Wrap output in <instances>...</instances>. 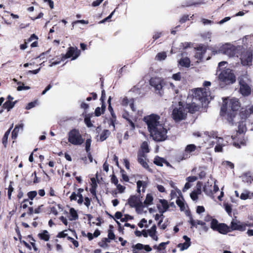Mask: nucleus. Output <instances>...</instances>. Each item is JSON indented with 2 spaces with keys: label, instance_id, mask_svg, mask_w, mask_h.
<instances>
[{
  "label": "nucleus",
  "instance_id": "nucleus-1",
  "mask_svg": "<svg viewBox=\"0 0 253 253\" xmlns=\"http://www.w3.org/2000/svg\"><path fill=\"white\" fill-rule=\"evenodd\" d=\"M205 220L210 223V228L213 231L218 232L223 235H226L234 230L243 232L246 230L248 225L247 223L241 222L237 219H233L230 226H228L224 223H219L216 218L210 214L205 216Z\"/></svg>",
  "mask_w": 253,
  "mask_h": 253
},
{
  "label": "nucleus",
  "instance_id": "nucleus-2",
  "mask_svg": "<svg viewBox=\"0 0 253 253\" xmlns=\"http://www.w3.org/2000/svg\"><path fill=\"white\" fill-rule=\"evenodd\" d=\"M240 106L237 98L225 99L221 107L220 115L229 122V125H235L238 126V122L240 121V114L236 116V112Z\"/></svg>",
  "mask_w": 253,
  "mask_h": 253
},
{
  "label": "nucleus",
  "instance_id": "nucleus-3",
  "mask_svg": "<svg viewBox=\"0 0 253 253\" xmlns=\"http://www.w3.org/2000/svg\"><path fill=\"white\" fill-rule=\"evenodd\" d=\"M137 192L140 194V188L142 187V191L144 192L147 187V183L144 181L138 180L136 182ZM140 195L138 196L131 195L127 200V203L130 208H135L136 211L142 210L144 207L143 203L140 200Z\"/></svg>",
  "mask_w": 253,
  "mask_h": 253
},
{
  "label": "nucleus",
  "instance_id": "nucleus-4",
  "mask_svg": "<svg viewBox=\"0 0 253 253\" xmlns=\"http://www.w3.org/2000/svg\"><path fill=\"white\" fill-rule=\"evenodd\" d=\"M212 99L210 92L207 88H196L194 90L193 101H199L204 106Z\"/></svg>",
  "mask_w": 253,
  "mask_h": 253
},
{
  "label": "nucleus",
  "instance_id": "nucleus-5",
  "mask_svg": "<svg viewBox=\"0 0 253 253\" xmlns=\"http://www.w3.org/2000/svg\"><path fill=\"white\" fill-rule=\"evenodd\" d=\"M242 50L243 47L241 46H235L230 43H226L220 47L218 52L226 55L229 57H238L239 52H242Z\"/></svg>",
  "mask_w": 253,
  "mask_h": 253
},
{
  "label": "nucleus",
  "instance_id": "nucleus-6",
  "mask_svg": "<svg viewBox=\"0 0 253 253\" xmlns=\"http://www.w3.org/2000/svg\"><path fill=\"white\" fill-rule=\"evenodd\" d=\"M143 121L147 125V126H163L165 125V121L164 119L155 114H152L144 117Z\"/></svg>",
  "mask_w": 253,
  "mask_h": 253
},
{
  "label": "nucleus",
  "instance_id": "nucleus-7",
  "mask_svg": "<svg viewBox=\"0 0 253 253\" xmlns=\"http://www.w3.org/2000/svg\"><path fill=\"white\" fill-rule=\"evenodd\" d=\"M150 135L156 141H162L166 139L167 129L166 127H148Z\"/></svg>",
  "mask_w": 253,
  "mask_h": 253
},
{
  "label": "nucleus",
  "instance_id": "nucleus-8",
  "mask_svg": "<svg viewBox=\"0 0 253 253\" xmlns=\"http://www.w3.org/2000/svg\"><path fill=\"white\" fill-rule=\"evenodd\" d=\"M68 142L74 145H81L84 142V139L79 130L76 128L71 130L68 133Z\"/></svg>",
  "mask_w": 253,
  "mask_h": 253
},
{
  "label": "nucleus",
  "instance_id": "nucleus-9",
  "mask_svg": "<svg viewBox=\"0 0 253 253\" xmlns=\"http://www.w3.org/2000/svg\"><path fill=\"white\" fill-rule=\"evenodd\" d=\"M218 78L220 81L226 84H233L236 81L235 76L230 69H226L221 71L218 75Z\"/></svg>",
  "mask_w": 253,
  "mask_h": 253
},
{
  "label": "nucleus",
  "instance_id": "nucleus-10",
  "mask_svg": "<svg viewBox=\"0 0 253 253\" xmlns=\"http://www.w3.org/2000/svg\"><path fill=\"white\" fill-rule=\"evenodd\" d=\"M187 110L182 105L181 102H179L178 105L175 107L172 111V118L175 121H180L186 118Z\"/></svg>",
  "mask_w": 253,
  "mask_h": 253
},
{
  "label": "nucleus",
  "instance_id": "nucleus-11",
  "mask_svg": "<svg viewBox=\"0 0 253 253\" xmlns=\"http://www.w3.org/2000/svg\"><path fill=\"white\" fill-rule=\"evenodd\" d=\"M249 113L253 114V105L245 111L240 113V118L241 120L238 122V126H247L253 124L252 123H251L250 120L247 116Z\"/></svg>",
  "mask_w": 253,
  "mask_h": 253
},
{
  "label": "nucleus",
  "instance_id": "nucleus-12",
  "mask_svg": "<svg viewBox=\"0 0 253 253\" xmlns=\"http://www.w3.org/2000/svg\"><path fill=\"white\" fill-rule=\"evenodd\" d=\"M241 64L244 66H250L253 60V53L251 49L245 51L243 47L242 52L238 54Z\"/></svg>",
  "mask_w": 253,
  "mask_h": 253
},
{
  "label": "nucleus",
  "instance_id": "nucleus-13",
  "mask_svg": "<svg viewBox=\"0 0 253 253\" xmlns=\"http://www.w3.org/2000/svg\"><path fill=\"white\" fill-rule=\"evenodd\" d=\"M197 149V146L193 144L187 145L182 155L177 157L179 161L187 159L190 157V153L194 152Z\"/></svg>",
  "mask_w": 253,
  "mask_h": 253
},
{
  "label": "nucleus",
  "instance_id": "nucleus-14",
  "mask_svg": "<svg viewBox=\"0 0 253 253\" xmlns=\"http://www.w3.org/2000/svg\"><path fill=\"white\" fill-rule=\"evenodd\" d=\"M80 51L77 47H70L66 54H64L62 57V60L73 57L72 60L76 59L80 55Z\"/></svg>",
  "mask_w": 253,
  "mask_h": 253
},
{
  "label": "nucleus",
  "instance_id": "nucleus-15",
  "mask_svg": "<svg viewBox=\"0 0 253 253\" xmlns=\"http://www.w3.org/2000/svg\"><path fill=\"white\" fill-rule=\"evenodd\" d=\"M189 223L191 224V228L193 227H197L198 225H200L202 226L203 230L207 232L209 230V227L207 225H206V222H207L205 220L204 221H203L202 220H197L195 221L193 219L192 215L190 216V220L189 221Z\"/></svg>",
  "mask_w": 253,
  "mask_h": 253
},
{
  "label": "nucleus",
  "instance_id": "nucleus-16",
  "mask_svg": "<svg viewBox=\"0 0 253 253\" xmlns=\"http://www.w3.org/2000/svg\"><path fill=\"white\" fill-rule=\"evenodd\" d=\"M163 80L159 78H152L150 81V85L156 90L160 91L163 86Z\"/></svg>",
  "mask_w": 253,
  "mask_h": 253
},
{
  "label": "nucleus",
  "instance_id": "nucleus-17",
  "mask_svg": "<svg viewBox=\"0 0 253 253\" xmlns=\"http://www.w3.org/2000/svg\"><path fill=\"white\" fill-rule=\"evenodd\" d=\"M232 137L233 145L237 148H241V146H245L246 141L243 136L236 135Z\"/></svg>",
  "mask_w": 253,
  "mask_h": 253
},
{
  "label": "nucleus",
  "instance_id": "nucleus-18",
  "mask_svg": "<svg viewBox=\"0 0 253 253\" xmlns=\"http://www.w3.org/2000/svg\"><path fill=\"white\" fill-rule=\"evenodd\" d=\"M239 84L240 85V90L241 93L244 96L250 94L251 92V90L250 86L247 84V83L243 80H240Z\"/></svg>",
  "mask_w": 253,
  "mask_h": 253
},
{
  "label": "nucleus",
  "instance_id": "nucleus-19",
  "mask_svg": "<svg viewBox=\"0 0 253 253\" xmlns=\"http://www.w3.org/2000/svg\"><path fill=\"white\" fill-rule=\"evenodd\" d=\"M193 101L192 103L187 104L186 108L187 110H188V111L191 113H194L199 111L201 106H202L200 103H197L196 101Z\"/></svg>",
  "mask_w": 253,
  "mask_h": 253
},
{
  "label": "nucleus",
  "instance_id": "nucleus-20",
  "mask_svg": "<svg viewBox=\"0 0 253 253\" xmlns=\"http://www.w3.org/2000/svg\"><path fill=\"white\" fill-rule=\"evenodd\" d=\"M183 239L185 240V242L184 243H179L177 245V247L180 248V251L187 249L191 244L190 238L187 236L184 235Z\"/></svg>",
  "mask_w": 253,
  "mask_h": 253
},
{
  "label": "nucleus",
  "instance_id": "nucleus-21",
  "mask_svg": "<svg viewBox=\"0 0 253 253\" xmlns=\"http://www.w3.org/2000/svg\"><path fill=\"white\" fill-rule=\"evenodd\" d=\"M144 157L145 154L141 153H138L137 161L144 168L151 172V169L149 168L147 163L145 162L143 159Z\"/></svg>",
  "mask_w": 253,
  "mask_h": 253
},
{
  "label": "nucleus",
  "instance_id": "nucleus-22",
  "mask_svg": "<svg viewBox=\"0 0 253 253\" xmlns=\"http://www.w3.org/2000/svg\"><path fill=\"white\" fill-rule=\"evenodd\" d=\"M77 197H79V199L77 201V203L79 205H81L83 204L84 202V197L82 194L80 193H77V194L74 192L72 193L71 195L70 196V200L72 201H76L77 200Z\"/></svg>",
  "mask_w": 253,
  "mask_h": 253
},
{
  "label": "nucleus",
  "instance_id": "nucleus-23",
  "mask_svg": "<svg viewBox=\"0 0 253 253\" xmlns=\"http://www.w3.org/2000/svg\"><path fill=\"white\" fill-rule=\"evenodd\" d=\"M157 227L155 224H154L150 229L147 230L149 235L155 241H158V237L156 235L157 233Z\"/></svg>",
  "mask_w": 253,
  "mask_h": 253
},
{
  "label": "nucleus",
  "instance_id": "nucleus-24",
  "mask_svg": "<svg viewBox=\"0 0 253 253\" xmlns=\"http://www.w3.org/2000/svg\"><path fill=\"white\" fill-rule=\"evenodd\" d=\"M122 104L123 106L129 105L132 111L133 112L135 111V109L134 107L133 100L132 99H128L127 97L124 98L122 102Z\"/></svg>",
  "mask_w": 253,
  "mask_h": 253
},
{
  "label": "nucleus",
  "instance_id": "nucleus-25",
  "mask_svg": "<svg viewBox=\"0 0 253 253\" xmlns=\"http://www.w3.org/2000/svg\"><path fill=\"white\" fill-rule=\"evenodd\" d=\"M15 230L18 236L19 241L22 243L25 246V247H26L29 250H31L32 249L31 246L24 240H22V235L21 234L20 229L17 226H16Z\"/></svg>",
  "mask_w": 253,
  "mask_h": 253
},
{
  "label": "nucleus",
  "instance_id": "nucleus-26",
  "mask_svg": "<svg viewBox=\"0 0 253 253\" xmlns=\"http://www.w3.org/2000/svg\"><path fill=\"white\" fill-rule=\"evenodd\" d=\"M122 117L126 120L131 126H134L133 123L134 119L128 112H125L122 115Z\"/></svg>",
  "mask_w": 253,
  "mask_h": 253
},
{
  "label": "nucleus",
  "instance_id": "nucleus-27",
  "mask_svg": "<svg viewBox=\"0 0 253 253\" xmlns=\"http://www.w3.org/2000/svg\"><path fill=\"white\" fill-rule=\"evenodd\" d=\"M154 163L158 166L162 167L163 165V163L169 164V162L164 158L157 156L154 158Z\"/></svg>",
  "mask_w": 253,
  "mask_h": 253
},
{
  "label": "nucleus",
  "instance_id": "nucleus-28",
  "mask_svg": "<svg viewBox=\"0 0 253 253\" xmlns=\"http://www.w3.org/2000/svg\"><path fill=\"white\" fill-rule=\"evenodd\" d=\"M38 236L41 240L44 241H48L50 238L49 234L47 230H43L42 233H39Z\"/></svg>",
  "mask_w": 253,
  "mask_h": 253
},
{
  "label": "nucleus",
  "instance_id": "nucleus-29",
  "mask_svg": "<svg viewBox=\"0 0 253 253\" xmlns=\"http://www.w3.org/2000/svg\"><path fill=\"white\" fill-rule=\"evenodd\" d=\"M179 64L182 67H189L190 65V60L188 57L181 58L178 61Z\"/></svg>",
  "mask_w": 253,
  "mask_h": 253
},
{
  "label": "nucleus",
  "instance_id": "nucleus-30",
  "mask_svg": "<svg viewBox=\"0 0 253 253\" xmlns=\"http://www.w3.org/2000/svg\"><path fill=\"white\" fill-rule=\"evenodd\" d=\"M198 51L195 54V57L200 60L202 59L203 57V55L206 52L205 48L203 47H199L197 48Z\"/></svg>",
  "mask_w": 253,
  "mask_h": 253
},
{
  "label": "nucleus",
  "instance_id": "nucleus-31",
  "mask_svg": "<svg viewBox=\"0 0 253 253\" xmlns=\"http://www.w3.org/2000/svg\"><path fill=\"white\" fill-rule=\"evenodd\" d=\"M153 197L151 194H147L146 196V199L143 203L144 206H148L153 204Z\"/></svg>",
  "mask_w": 253,
  "mask_h": 253
},
{
  "label": "nucleus",
  "instance_id": "nucleus-32",
  "mask_svg": "<svg viewBox=\"0 0 253 253\" xmlns=\"http://www.w3.org/2000/svg\"><path fill=\"white\" fill-rule=\"evenodd\" d=\"M12 127H9V129L7 130L4 133L2 139V143L4 146V147H6L7 144V139L8 136L10 134L11 129Z\"/></svg>",
  "mask_w": 253,
  "mask_h": 253
},
{
  "label": "nucleus",
  "instance_id": "nucleus-33",
  "mask_svg": "<svg viewBox=\"0 0 253 253\" xmlns=\"http://www.w3.org/2000/svg\"><path fill=\"white\" fill-rule=\"evenodd\" d=\"M140 148L141 149V153L145 154L149 152V149L148 142L147 141H144L141 145Z\"/></svg>",
  "mask_w": 253,
  "mask_h": 253
},
{
  "label": "nucleus",
  "instance_id": "nucleus-34",
  "mask_svg": "<svg viewBox=\"0 0 253 253\" xmlns=\"http://www.w3.org/2000/svg\"><path fill=\"white\" fill-rule=\"evenodd\" d=\"M212 185L206 184L203 187V191L207 195H211L212 194Z\"/></svg>",
  "mask_w": 253,
  "mask_h": 253
},
{
  "label": "nucleus",
  "instance_id": "nucleus-35",
  "mask_svg": "<svg viewBox=\"0 0 253 253\" xmlns=\"http://www.w3.org/2000/svg\"><path fill=\"white\" fill-rule=\"evenodd\" d=\"M182 196V195H181ZM182 200H181L179 197L177 198V200H176V203L177 205L180 208V210L181 211H183L185 209V205L183 202V198L182 196Z\"/></svg>",
  "mask_w": 253,
  "mask_h": 253
},
{
  "label": "nucleus",
  "instance_id": "nucleus-36",
  "mask_svg": "<svg viewBox=\"0 0 253 253\" xmlns=\"http://www.w3.org/2000/svg\"><path fill=\"white\" fill-rule=\"evenodd\" d=\"M110 134V132L107 129L104 130L100 135V140L103 141L107 139V138Z\"/></svg>",
  "mask_w": 253,
  "mask_h": 253
},
{
  "label": "nucleus",
  "instance_id": "nucleus-37",
  "mask_svg": "<svg viewBox=\"0 0 253 253\" xmlns=\"http://www.w3.org/2000/svg\"><path fill=\"white\" fill-rule=\"evenodd\" d=\"M159 202L161 204L163 209V212H164L168 211V210L169 208V205L168 204V201L165 199H160Z\"/></svg>",
  "mask_w": 253,
  "mask_h": 253
},
{
  "label": "nucleus",
  "instance_id": "nucleus-38",
  "mask_svg": "<svg viewBox=\"0 0 253 253\" xmlns=\"http://www.w3.org/2000/svg\"><path fill=\"white\" fill-rule=\"evenodd\" d=\"M15 105V102H12L10 100L6 101L3 105V108L7 109L9 111L12 109Z\"/></svg>",
  "mask_w": 253,
  "mask_h": 253
},
{
  "label": "nucleus",
  "instance_id": "nucleus-39",
  "mask_svg": "<svg viewBox=\"0 0 253 253\" xmlns=\"http://www.w3.org/2000/svg\"><path fill=\"white\" fill-rule=\"evenodd\" d=\"M105 106L103 104L102 105L101 108L100 107H97L95 110V115L96 116H99L101 115V114L103 113L105 111Z\"/></svg>",
  "mask_w": 253,
  "mask_h": 253
},
{
  "label": "nucleus",
  "instance_id": "nucleus-40",
  "mask_svg": "<svg viewBox=\"0 0 253 253\" xmlns=\"http://www.w3.org/2000/svg\"><path fill=\"white\" fill-rule=\"evenodd\" d=\"M13 183H14V182L12 181H10L9 182V186L8 188V192H7V196H8V199L9 200L11 199L12 193L14 191V188L12 187V184Z\"/></svg>",
  "mask_w": 253,
  "mask_h": 253
},
{
  "label": "nucleus",
  "instance_id": "nucleus-41",
  "mask_svg": "<svg viewBox=\"0 0 253 253\" xmlns=\"http://www.w3.org/2000/svg\"><path fill=\"white\" fill-rule=\"evenodd\" d=\"M70 214L72 216V218L70 220H76L78 219L79 216L76 211L74 208H71L70 209Z\"/></svg>",
  "mask_w": 253,
  "mask_h": 253
},
{
  "label": "nucleus",
  "instance_id": "nucleus-42",
  "mask_svg": "<svg viewBox=\"0 0 253 253\" xmlns=\"http://www.w3.org/2000/svg\"><path fill=\"white\" fill-rule=\"evenodd\" d=\"M91 138L89 136V138H87L85 142V149L86 152H89L90 151V146L91 143Z\"/></svg>",
  "mask_w": 253,
  "mask_h": 253
},
{
  "label": "nucleus",
  "instance_id": "nucleus-43",
  "mask_svg": "<svg viewBox=\"0 0 253 253\" xmlns=\"http://www.w3.org/2000/svg\"><path fill=\"white\" fill-rule=\"evenodd\" d=\"M243 180L245 182L251 183L253 181V177L246 173L243 175Z\"/></svg>",
  "mask_w": 253,
  "mask_h": 253
},
{
  "label": "nucleus",
  "instance_id": "nucleus-44",
  "mask_svg": "<svg viewBox=\"0 0 253 253\" xmlns=\"http://www.w3.org/2000/svg\"><path fill=\"white\" fill-rule=\"evenodd\" d=\"M167 57V54L165 52H160L157 54L156 56V59L157 60H165Z\"/></svg>",
  "mask_w": 253,
  "mask_h": 253
},
{
  "label": "nucleus",
  "instance_id": "nucleus-45",
  "mask_svg": "<svg viewBox=\"0 0 253 253\" xmlns=\"http://www.w3.org/2000/svg\"><path fill=\"white\" fill-rule=\"evenodd\" d=\"M250 193L248 191L246 190L244 193H242L240 195V199L243 200H247L249 198H251L250 197Z\"/></svg>",
  "mask_w": 253,
  "mask_h": 253
},
{
  "label": "nucleus",
  "instance_id": "nucleus-46",
  "mask_svg": "<svg viewBox=\"0 0 253 253\" xmlns=\"http://www.w3.org/2000/svg\"><path fill=\"white\" fill-rule=\"evenodd\" d=\"M18 84H19V85L17 87V90L18 91H21L22 90H28L30 89L29 86H25L23 83L18 82Z\"/></svg>",
  "mask_w": 253,
  "mask_h": 253
},
{
  "label": "nucleus",
  "instance_id": "nucleus-47",
  "mask_svg": "<svg viewBox=\"0 0 253 253\" xmlns=\"http://www.w3.org/2000/svg\"><path fill=\"white\" fill-rule=\"evenodd\" d=\"M37 195V192L36 191H30L27 193L28 198L31 200H33L36 197Z\"/></svg>",
  "mask_w": 253,
  "mask_h": 253
},
{
  "label": "nucleus",
  "instance_id": "nucleus-48",
  "mask_svg": "<svg viewBox=\"0 0 253 253\" xmlns=\"http://www.w3.org/2000/svg\"><path fill=\"white\" fill-rule=\"evenodd\" d=\"M108 237L110 240H115L116 236L112 229H108Z\"/></svg>",
  "mask_w": 253,
  "mask_h": 253
},
{
  "label": "nucleus",
  "instance_id": "nucleus-49",
  "mask_svg": "<svg viewBox=\"0 0 253 253\" xmlns=\"http://www.w3.org/2000/svg\"><path fill=\"white\" fill-rule=\"evenodd\" d=\"M169 184L170 186L178 193L179 195H181V191L178 189L176 186H175V183L172 181H170Z\"/></svg>",
  "mask_w": 253,
  "mask_h": 253
},
{
  "label": "nucleus",
  "instance_id": "nucleus-50",
  "mask_svg": "<svg viewBox=\"0 0 253 253\" xmlns=\"http://www.w3.org/2000/svg\"><path fill=\"white\" fill-rule=\"evenodd\" d=\"M239 129L237 132L236 135L243 136V134L245 133L247 129V127H238Z\"/></svg>",
  "mask_w": 253,
  "mask_h": 253
},
{
  "label": "nucleus",
  "instance_id": "nucleus-51",
  "mask_svg": "<svg viewBox=\"0 0 253 253\" xmlns=\"http://www.w3.org/2000/svg\"><path fill=\"white\" fill-rule=\"evenodd\" d=\"M67 240L71 242L75 247L77 248L79 246L78 242L75 240L74 238L70 236H68Z\"/></svg>",
  "mask_w": 253,
  "mask_h": 253
},
{
  "label": "nucleus",
  "instance_id": "nucleus-52",
  "mask_svg": "<svg viewBox=\"0 0 253 253\" xmlns=\"http://www.w3.org/2000/svg\"><path fill=\"white\" fill-rule=\"evenodd\" d=\"M121 171L122 173V176L123 180L125 182H128V181H129L128 176L127 175V174L126 173H125V170L123 169H121Z\"/></svg>",
  "mask_w": 253,
  "mask_h": 253
},
{
  "label": "nucleus",
  "instance_id": "nucleus-53",
  "mask_svg": "<svg viewBox=\"0 0 253 253\" xmlns=\"http://www.w3.org/2000/svg\"><path fill=\"white\" fill-rule=\"evenodd\" d=\"M20 127H14L13 130L12 131V138L15 139L17 136V132L19 131Z\"/></svg>",
  "mask_w": 253,
  "mask_h": 253
},
{
  "label": "nucleus",
  "instance_id": "nucleus-54",
  "mask_svg": "<svg viewBox=\"0 0 253 253\" xmlns=\"http://www.w3.org/2000/svg\"><path fill=\"white\" fill-rule=\"evenodd\" d=\"M225 210L228 214L231 215L232 212V207L231 205L226 204L225 205Z\"/></svg>",
  "mask_w": 253,
  "mask_h": 253
},
{
  "label": "nucleus",
  "instance_id": "nucleus-55",
  "mask_svg": "<svg viewBox=\"0 0 253 253\" xmlns=\"http://www.w3.org/2000/svg\"><path fill=\"white\" fill-rule=\"evenodd\" d=\"M97 187V184L95 183V186H91V188L90 189V193L92 195L95 197H96V189Z\"/></svg>",
  "mask_w": 253,
  "mask_h": 253
},
{
  "label": "nucleus",
  "instance_id": "nucleus-56",
  "mask_svg": "<svg viewBox=\"0 0 253 253\" xmlns=\"http://www.w3.org/2000/svg\"><path fill=\"white\" fill-rule=\"evenodd\" d=\"M198 179V177L196 176H190L186 178V180L190 183L196 181Z\"/></svg>",
  "mask_w": 253,
  "mask_h": 253
},
{
  "label": "nucleus",
  "instance_id": "nucleus-57",
  "mask_svg": "<svg viewBox=\"0 0 253 253\" xmlns=\"http://www.w3.org/2000/svg\"><path fill=\"white\" fill-rule=\"evenodd\" d=\"M205 209L203 206H198L196 209V212L198 214H201L204 212H205Z\"/></svg>",
  "mask_w": 253,
  "mask_h": 253
},
{
  "label": "nucleus",
  "instance_id": "nucleus-58",
  "mask_svg": "<svg viewBox=\"0 0 253 253\" xmlns=\"http://www.w3.org/2000/svg\"><path fill=\"white\" fill-rule=\"evenodd\" d=\"M223 145H220L219 144H217L215 148H214V151L215 152H221L223 150Z\"/></svg>",
  "mask_w": 253,
  "mask_h": 253
},
{
  "label": "nucleus",
  "instance_id": "nucleus-59",
  "mask_svg": "<svg viewBox=\"0 0 253 253\" xmlns=\"http://www.w3.org/2000/svg\"><path fill=\"white\" fill-rule=\"evenodd\" d=\"M115 11V10H114L113 12H112L111 13L108 17H107L105 19H103L102 20L100 21L99 22V23H104V22H105L106 21H107V20H108L109 19L111 18L112 16L113 15V14H114Z\"/></svg>",
  "mask_w": 253,
  "mask_h": 253
},
{
  "label": "nucleus",
  "instance_id": "nucleus-60",
  "mask_svg": "<svg viewBox=\"0 0 253 253\" xmlns=\"http://www.w3.org/2000/svg\"><path fill=\"white\" fill-rule=\"evenodd\" d=\"M172 79L175 81H180L181 79L180 73H177L172 75Z\"/></svg>",
  "mask_w": 253,
  "mask_h": 253
},
{
  "label": "nucleus",
  "instance_id": "nucleus-61",
  "mask_svg": "<svg viewBox=\"0 0 253 253\" xmlns=\"http://www.w3.org/2000/svg\"><path fill=\"white\" fill-rule=\"evenodd\" d=\"M111 182L114 183L115 185H117L118 184V180L116 176L114 174H113L111 178Z\"/></svg>",
  "mask_w": 253,
  "mask_h": 253
},
{
  "label": "nucleus",
  "instance_id": "nucleus-62",
  "mask_svg": "<svg viewBox=\"0 0 253 253\" xmlns=\"http://www.w3.org/2000/svg\"><path fill=\"white\" fill-rule=\"evenodd\" d=\"M191 198L193 200L195 201L198 199V193L196 192H193L190 194Z\"/></svg>",
  "mask_w": 253,
  "mask_h": 253
},
{
  "label": "nucleus",
  "instance_id": "nucleus-63",
  "mask_svg": "<svg viewBox=\"0 0 253 253\" xmlns=\"http://www.w3.org/2000/svg\"><path fill=\"white\" fill-rule=\"evenodd\" d=\"M144 247V245L140 244V243H137L136 245L133 246V248L135 249L141 250L143 249V248Z\"/></svg>",
  "mask_w": 253,
  "mask_h": 253
},
{
  "label": "nucleus",
  "instance_id": "nucleus-64",
  "mask_svg": "<svg viewBox=\"0 0 253 253\" xmlns=\"http://www.w3.org/2000/svg\"><path fill=\"white\" fill-rule=\"evenodd\" d=\"M117 188L119 191V193H123L124 190H125V187L121 185V184H117Z\"/></svg>",
  "mask_w": 253,
  "mask_h": 253
}]
</instances>
